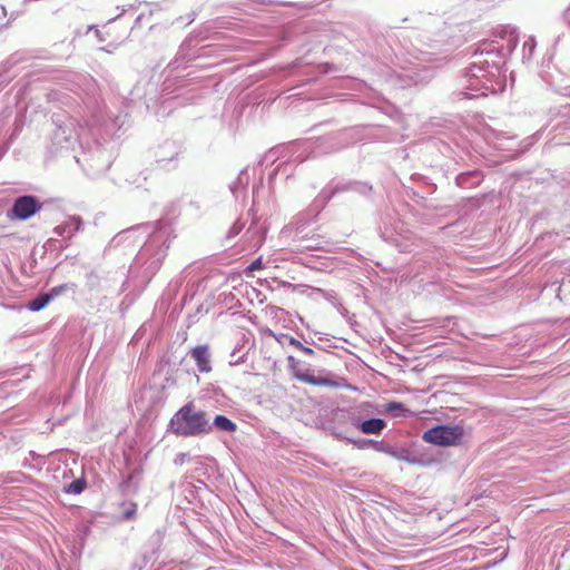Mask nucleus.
<instances>
[{"mask_svg": "<svg viewBox=\"0 0 570 570\" xmlns=\"http://www.w3.org/2000/svg\"><path fill=\"white\" fill-rule=\"evenodd\" d=\"M136 509H137V504H136V503H132V504H131V508H130V509H128V510H126V511L124 512V514H122V515H124V519H125V520H130V519H132V518L135 517V514H136Z\"/></svg>", "mask_w": 570, "mask_h": 570, "instance_id": "obj_11", "label": "nucleus"}, {"mask_svg": "<svg viewBox=\"0 0 570 570\" xmlns=\"http://www.w3.org/2000/svg\"><path fill=\"white\" fill-rule=\"evenodd\" d=\"M214 425L218 430L226 432H235L237 428L236 424L225 415H216L214 419Z\"/></svg>", "mask_w": 570, "mask_h": 570, "instance_id": "obj_7", "label": "nucleus"}, {"mask_svg": "<svg viewBox=\"0 0 570 570\" xmlns=\"http://www.w3.org/2000/svg\"><path fill=\"white\" fill-rule=\"evenodd\" d=\"M386 426L382 419H370L361 422L357 429L364 434H380Z\"/></svg>", "mask_w": 570, "mask_h": 570, "instance_id": "obj_6", "label": "nucleus"}, {"mask_svg": "<svg viewBox=\"0 0 570 570\" xmlns=\"http://www.w3.org/2000/svg\"><path fill=\"white\" fill-rule=\"evenodd\" d=\"M289 344H291L292 346L296 347L297 350H301V347H302V345H303L298 340H296V338H294V337H291V338H289Z\"/></svg>", "mask_w": 570, "mask_h": 570, "instance_id": "obj_14", "label": "nucleus"}, {"mask_svg": "<svg viewBox=\"0 0 570 570\" xmlns=\"http://www.w3.org/2000/svg\"><path fill=\"white\" fill-rule=\"evenodd\" d=\"M86 488V482L85 480L82 479H77L75 481H72L70 484H68L66 488H65V491L67 493H75V494H79L81 493Z\"/></svg>", "mask_w": 570, "mask_h": 570, "instance_id": "obj_9", "label": "nucleus"}, {"mask_svg": "<svg viewBox=\"0 0 570 570\" xmlns=\"http://www.w3.org/2000/svg\"><path fill=\"white\" fill-rule=\"evenodd\" d=\"M171 431L181 436L206 434L212 431L207 413L197 410L193 402L181 406L170 420Z\"/></svg>", "mask_w": 570, "mask_h": 570, "instance_id": "obj_1", "label": "nucleus"}, {"mask_svg": "<svg viewBox=\"0 0 570 570\" xmlns=\"http://www.w3.org/2000/svg\"><path fill=\"white\" fill-rule=\"evenodd\" d=\"M190 356L195 361L197 368L200 373H208L212 371L210 351L207 344L197 345L194 348H191Z\"/></svg>", "mask_w": 570, "mask_h": 570, "instance_id": "obj_5", "label": "nucleus"}, {"mask_svg": "<svg viewBox=\"0 0 570 570\" xmlns=\"http://www.w3.org/2000/svg\"><path fill=\"white\" fill-rule=\"evenodd\" d=\"M464 436V429L460 425H438L423 434V440L438 446L459 445Z\"/></svg>", "mask_w": 570, "mask_h": 570, "instance_id": "obj_2", "label": "nucleus"}, {"mask_svg": "<svg viewBox=\"0 0 570 570\" xmlns=\"http://www.w3.org/2000/svg\"><path fill=\"white\" fill-rule=\"evenodd\" d=\"M264 267L263 265V262H262V258H257L255 259L249 266H248V272H254V271H258V269H262Z\"/></svg>", "mask_w": 570, "mask_h": 570, "instance_id": "obj_12", "label": "nucleus"}, {"mask_svg": "<svg viewBox=\"0 0 570 570\" xmlns=\"http://www.w3.org/2000/svg\"><path fill=\"white\" fill-rule=\"evenodd\" d=\"M386 411L390 413L400 412L403 415L412 414L404 405L400 402H390L386 404Z\"/></svg>", "mask_w": 570, "mask_h": 570, "instance_id": "obj_10", "label": "nucleus"}, {"mask_svg": "<svg viewBox=\"0 0 570 570\" xmlns=\"http://www.w3.org/2000/svg\"><path fill=\"white\" fill-rule=\"evenodd\" d=\"M41 209V204L35 196H21L16 199L13 206L8 214L10 218L28 219Z\"/></svg>", "mask_w": 570, "mask_h": 570, "instance_id": "obj_3", "label": "nucleus"}, {"mask_svg": "<svg viewBox=\"0 0 570 570\" xmlns=\"http://www.w3.org/2000/svg\"><path fill=\"white\" fill-rule=\"evenodd\" d=\"M67 288V285H59V286H56L51 289L50 293H47L48 295H52V298L55 296H59L60 294H62Z\"/></svg>", "mask_w": 570, "mask_h": 570, "instance_id": "obj_13", "label": "nucleus"}, {"mask_svg": "<svg viewBox=\"0 0 570 570\" xmlns=\"http://www.w3.org/2000/svg\"><path fill=\"white\" fill-rule=\"evenodd\" d=\"M301 351L307 355H312L314 351L311 347L302 345Z\"/></svg>", "mask_w": 570, "mask_h": 570, "instance_id": "obj_15", "label": "nucleus"}, {"mask_svg": "<svg viewBox=\"0 0 570 570\" xmlns=\"http://www.w3.org/2000/svg\"><path fill=\"white\" fill-rule=\"evenodd\" d=\"M289 367L293 372V375L295 379H297L301 382L311 384V385H320V386H331L336 387L338 384L334 382L330 377H316L313 374H309L307 371H303L293 357L288 358Z\"/></svg>", "mask_w": 570, "mask_h": 570, "instance_id": "obj_4", "label": "nucleus"}, {"mask_svg": "<svg viewBox=\"0 0 570 570\" xmlns=\"http://www.w3.org/2000/svg\"><path fill=\"white\" fill-rule=\"evenodd\" d=\"M51 299H52V295L40 294L39 296H37L35 299H32L29 303L28 307L32 312H38V311L42 309L43 307H46Z\"/></svg>", "mask_w": 570, "mask_h": 570, "instance_id": "obj_8", "label": "nucleus"}]
</instances>
